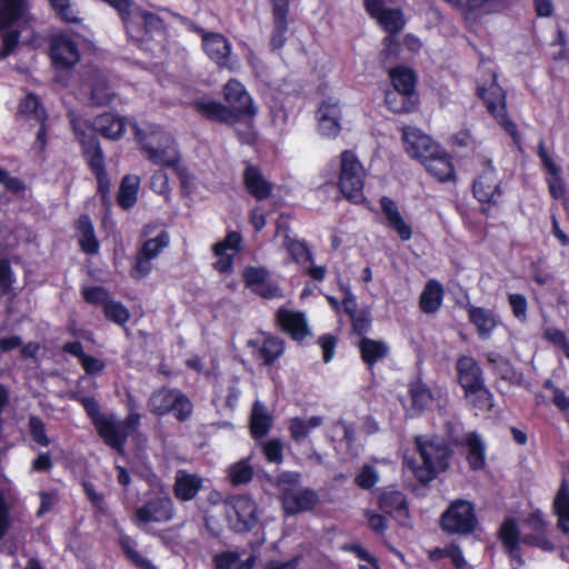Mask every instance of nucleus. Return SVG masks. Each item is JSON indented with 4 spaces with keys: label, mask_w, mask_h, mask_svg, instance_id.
Here are the masks:
<instances>
[{
    "label": "nucleus",
    "mask_w": 569,
    "mask_h": 569,
    "mask_svg": "<svg viewBox=\"0 0 569 569\" xmlns=\"http://www.w3.org/2000/svg\"><path fill=\"white\" fill-rule=\"evenodd\" d=\"M156 134L152 133L149 140L141 141V149L146 158L153 164L164 168H177L180 163L179 154L170 147L173 139L166 134L161 137L163 143L154 144Z\"/></svg>",
    "instance_id": "obj_17"
},
{
    "label": "nucleus",
    "mask_w": 569,
    "mask_h": 569,
    "mask_svg": "<svg viewBox=\"0 0 569 569\" xmlns=\"http://www.w3.org/2000/svg\"><path fill=\"white\" fill-rule=\"evenodd\" d=\"M122 23L128 37L140 47H149L154 42L160 49L164 48L168 29L163 19L157 13L134 3L129 16L122 19Z\"/></svg>",
    "instance_id": "obj_5"
},
{
    "label": "nucleus",
    "mask_w": 569,
    "mask_h": 569,
    "mask_svg": "<svg viewBox=\"0 0 569 569\" xmlns=\"http://www.w3.org/2000/svg\"><path fill=\"white\" fill-rule=\"evenodd\" d=\"M126 131V120L112 112H103L94 118L92 128L87 130L73 127L81 154L97 181V193L103 204L109 203L111 180L107 171L106 156L96 132L110 140H119Z\"/></svg>",
    "instance_id": "obj_1"
},
{
    "label": "nucleus",
    "mask_w": 569,
    "mask_h": 569,
    "mask_svg": "<svg viewBox=\"0 0 569 569\" xmlns=\"http://www.w3.org/2000/svg\"><path fill=\"white\" fill-rule=\"evenodd\" d=\"M118 546L126 559L138 569H158L152 561L137 550V541L129 535H120Z\"/></svg>",
    "instance_id": "obj_39"
},
{
    "label": "nucleus",
    "mask_w": 569,
    "mask_h": 569,
    "mask_svg": "<svg viewBox=\"0 0 569 569\" xmlns=\"http://www.w3.org/2000/svg\"><path fill=\"white\" fill-rule=\"evenodd\" d=\"M382 50L380 59L382 64L396 63L401 60L402 43L398 39V34L386 36L382 40Z\"/></svg>",
    "instance_id": "obj_51"
},
{
    "label": "nucleus",
    "mask_w": 569,
    "mask_h": 569,
    "mask_svg": "<svg viewBox=\"0 0 569 569\" xmlns=\"http://www.w3.org/2000/svg\"><path fill=\"white\" fill-rule=\"evenodd\" d=\"M51 10L54 12L56 17L69 24H78L81 22V19L77 16L76 11L71 6L70 0H48Z\"/></svg>",
    "instance_id": "obj_53"
},
{
    "label": "nucleus",
    "mask_w": 569,
    "mask_h": 569,
    "mask_svg": "<svg viewBox=\"0 0 569 569\" xmlns=\"http://www.w3.org/2000/svg\"><path fill=\"white\" fill-rule=\"evenodd\" d=\"M319 495L311 488H303L293 491L281 505L286 515H297L311 511L319 503Z\"/></svg>",
    "instance_id": "obj_27"
},
{
    "label": "nucleus",
    "mask_w": 569,
    "mask_h": 569,
    "mask_svg": "<svg viewBox=\"0 0 569 569\" xmlns=\"http://www.w3.org/2000/svg\"><path fill=\"white\" fill-rule=\"evenodd\" d=\"M379 203L387 228L395 231L401 241L410 240L412 228L402 217L398 203L388 196L380 197Z\"/></svg>",
    "instance_id": "obj_18"
},
{
    "label": "nucleus",
    "mask_w": 569,
    "mask_h": 569,
    "mask_svg": "<svg viewBox=\"0 0 569 569\" xmlns=\"http://www.w3.org/2000/svg\"><path fill=\"white\" fill-rule=\"evenodd\" d=\"M202 48L206 54L219 67H226L229 63L231 46L228 39L218 32L203 34Z\"/></svg>",
    "instance_id": "obj_28"
},
{
    "label": "nucleus",
    "mask_w": 569,
    "mask_h": 569,
    "mask_svg": "<svg viewBox=\"0 0 569 569\" xmlns=\"http://www.w3.org/2000/svg\"><path fill=\"white\" fill-rule=\"evenodd\" d=\"M409 396L411 405L407 409L410 417L419 416L423 412L427 406V385L421 379L411 381L409 385Z\"/></svg>",
    "instance_id": "obj_46"
},
{
    "label": "nucleus",
    "mask_w": 569,
    "mask_h": 569,
    "mask_svg": "<svg viewBox=\"0 0 569 569\" xmlns=\"http://www.w3.org/2000/svg\"><path fill=\"white\" fill-rule=\"evenodd\" d=\"M234 517L231 527L236 532L244 533L258 527V506L249 495H237L230 500Z\"/></svg>",
    "instance_id": "obj_11"
},
{
    "label": "nucleus",
    "mask_w": 569,
    "mask_h": 569,
    "mask_svg": "<svg viewBox=\"0 0 569 569\" xmlns=\"http://www.w3.org/2000/svg\"><path fill=\"white\" fill-rule=\"evenodd\" d=\"M429 173L440 182L451 180L455 177L453 166L448 154L438 144L430 142Z\"/></svg>",
    "instance_id": "obj_30"
},
{
    "label": "nucleus",
    "mask_w": 569,
    "mask_h": 569,
    "mask_svg": "<svg viewBox=\"0 0 569 569\" xmlns=\"http://www.w3.org/2000/svg\"><path fill=\"white\" fill-rule=\"evenodd\" d=\"M152 271V260L144 256L137 253L134 263L132 264L129 273L132 279L140 280L147 277Z\"/></svg>",
    "instance_id": "obj_64"
},
{
    "label": "nucleus",
    "mask_w": 569,
    "mask_h": 569,
    "mask_svg": "<svg viewBox=\"0 0 569 569\" xmlns=\"http://www.w3.org/2000/svg\"><path fill=\"white\" fill-rule=\"evenodd\" d=\"M379 480L376 469L370 465H365L355 478V483L363 490H370Z\"/></svg>",
    "instance_id": "obj_62"
},
{
    "label": "nucleus",
    "mask_w": 569,
    "mask_h": 569,
    "mask_svg": "<svg viewBox=\"0 0 569 569\" xmlns=\"http://www.w3.org/2000/svg\"><path fill=\"white\" fill-rule=\"evenodd\" d=\"M62 351L76 357L88 376H97L106 368L103 360L83 351V346L79 340L66 342L62 346Z\"/></svg>",
    "instance_id": "obj_32"
},
{
    "label": "nucleus",
    "mask_w": 569,
    "mask_h": 569,
    "mask_svg": "<svg viewBox=\"0 0 569 569\" xmlns=\"http://www.w3.org/2000/svg\"><path fill=\"white\" fill-rule=\"evenodd\" d=\"M458 381L463 390L483 383L482 372L477 361L469 356H461L457 361Z\"/></svg>",
    "instance_id": "obj_34"
},
{
    "label": "nucleus",
    "mask_w": 569,
    "mask_h": 569,
    "mask_svg": "<svg viewBox=\"0 0 569 569\" xmlns=\"http://www.w3.org/2000/svg\"><path fill=\"white\" fill-rule=\"evenodd\" d=\"M242 236L238 231H229L222 241L213 244V254H221L223 251L233 250L234 253L241 250Z\"/></svg>",
    "instance_id": "obj_59"
},
{
    "label": "nucleus",
    "mask_w": 569,
    "mask_h": 569,
    "mask_svg": "<svg viewBox=\"0 0 569 569\" xmlns=\"http://www.w3.org/2000/svg\"><path fill=\"white\" fill-rule=\"evenodd\" d=\"M391 88L385 92V104L393 113H410L419 106L418 77L413 69L398 64L388 69Z\"/></svg>",
    "instance_id": "obj_4"
},
{
    "label": "nucleus",
    "mask_w": 569,
    "mask_h": 569,
    "mask_svg": "<svg viewBox=\"0 0 569 569\" xmlns=\"http://www.w3.org/2000/svg\"><path fill=\"white\" fill-rule=\"evenodd\" d=\"M227 104L219 101H197L196 110L207 120L234 126L246 119L253 120L258 108L246 87L237 79H230L222 89Z\"/></svg>",
    "instance_id": "obj_2"
},
{
    "label": "nucleus",
    "mask_w": 569,
    "mask_h": 569,
    "mask_svg": "<svg viewBox=\"0 0 569 569\" xmlns=\"http://www.w3.org/2000/svg\"><path fill=\"white\" fill-rule=\"evenodd\" d=\"M272 427L271 416L264 411V409L256 402L251 419H250V432L253 439H261L266 437Z\"/></svg>",
    "instance_id": "obj_45"
},
{
    "label": "nucleus",
    "mask_w": 569,
    "mask_h": 569,
    "mask_svg": "<svg viewBox=\"0 0 569 569\" xmlns=\"http://www.w3.org/2000/svg\"><path fill=\"white\" fill-rule=\"evenodd\" d=\"M352 333L360 338L367 337L372 326V317L369 309H360V311L350 317Z\"/></svg>",
    "instance_id": "obj_55"
},
{
    "label": "nucleus",
    "mask_w": 569,
    "mask_h": 569,
    "mask_svg": "<svg viewBox=\"0 0 569 569\" xmlns=\"http://www.w3.org/2000/svg\"><path fill=\"white\" fill-rule=\"evenodd\" d=\"M30 10L29 0H0V29H7Z\"/></svg>",
    "instance_id": "obj_37"
},
{
    "label": "nucleus",
    "mask_w": 569,
    "mask_h": 569,
    "mask_svg": "<svg viewBox=\"0 0 569 569\" xmlns=\"http://www.w3.org/2000/svg\"><path fill=\"white\" fill-rule=\"evenodd\" d=\"M49 57L56 70H71L80 61L81 53L78 43L60 32L50 38Z\"/></svg>",
    "instance_id": "obj_10"
},
{
    "label": "nucleus",
    "mask_w": 569,
    "mask_h": 569,
    "mask_svg": "<svg viewBox=\"0 0 569 569\" xmlns=\"http://www.w3.org/2000/svg\"><path fill=\"white\" fill-rule=\"evenodd\" d=\"M553 510L558 517V527L569 533V483L562 480L553 499Z\"/></svg>",
    "instance_id": "obj_40"
},
{
    "label": "nucleus",
    "mask_w": 569,
    "mask_h": 569,
    "mask_svg": "<svg viewBox=\"0 0 569 569\" xmlns=\"http://www.w3.org/2000/svg\"><path fill=\"white\" fill-rule=\"evenodd\" d=\"M170 242L167 231H161L157 237L146 240L138 253L149 259H154Z\"/></svg>",
    "instance_id": "obj_52"
},
{
    "label": "nucleus",
    "mask_w": 569,
    "mask_h": 569,
    "mask_svg": "<svg viewBox=\"0 0 569 569\" xmlns=\"http://www.w3.org/2000/svg\"><path fill=\"white\" fill-rule=\"evenodd\" d=\"M103 315L108 321H111L128 331L126 325L130 320L131 315L129 309L121 301H116L111 298L103 307Z\"/></svg>",
    "instance_id": "obj_50"
},
{
    "label": "nucleus",
    "mask_w": 569,
    "mask_h": 569,
    "mask_svg": "<svg viewBox=\"0 0 569 569\" xmlns=\"http://www.w3.org/2000/svg\"><path fill=\"white\" fill-rule=\"evenodd\" d=\"M456 439L450 438L447 441L436 439L430 443L431 451L429 450V480L431 473L442 472L448 468L449 458L452 452V446L456 445Z\"/></svg>",
    "instance_id": "obj_33"
},
{
    "label": "nucleus",
    "mask_w": 569,
    "mask_h": 569,
    "mask_svg": "<svg viewBox=\"0 0 569 569\" xmlns=\"http://www.w3.org/2000/svg\"><path fill=\"white\" fill-rule=\"evenodd\" d=\"M538 152L545 168L551 176L550 179L548 180L549 191L551 196L556 199H566L567 189L565 181L560 177V167L552 160V158L550 157V154L542 144L539 147Z\"/></svg>",
    "instance_id": "obj_36"
},
{
    "label": "nucleus",
    "mask_w": 569,
    "mask_h": 569,
    "mask_svg": "<svg viewBox=\"0 0 569 569\" xmlns=\"http://www.w3.org/2000/svg\"><path fill=\"white\" fill-rule=\"evenodd\" d=\"M262 452L268 462L281 463L283 460V443L280 439H270L263 443Z\"/></svg>",
    "instance_id": "obj_63"
},
{
    "label": "nucleus",
    "mask_w": 569,
    "mask_h": 569,
    "mask_svg": "<svg viewBox=\"0 0 569 569\" xmlns=\"http://www.w3.org/2000/svg\"><path fill=\"white\" fill-rule=\"evenodd\" d=\"M203 487V479L197 473L178 470L172 487L177 500L188 502L193 500Z\"/></svg>",
    "instance_id": "obj_26"
},
{
    "label": "nucleus",
    "mask_w": 569,
    "mask_h": 569,
    "mask_svg": "<svg viewBox=\"0 0 569 569\" xmlns=\"http://www.w3.org/2000/svg\"><path fill=\"white\" fill-rule=\"evenodd\" d=\"M272 3L273 28L269 41L272 51L280 50L286 41L288 31L289 0H270Z\"/></svg>",
    "instance_id": "obj_22"
},
{
    "label": "nucleus",
    "mask_w": 569,
    "mask_h": 569,
    "mask_svg": "<svg viewBox=\"0 0 569 569\" xmlns=\"http://www.w3.org/2000/svg\"><path fill=\"white\" fill-rule=\"evenodd\" d=\"M149 411L157 417L172 413L179 422L187 421L193 412V403L179 389L161 387L152 391L148 399Z\"/></svg>",
    "instance_id": "obj_8"
},
{
    "label": "nucleus",
    "mask_w": 569,
    "mask_h": 569,
    "mask_svg": "<svg viewBox=\"0 0 569 569\" xmlns=\"http://www.w3.org/2000/svg\"><path fill=\"white\" fill-rule=\"evenodd\" d=\"M242 182L247 192L258 201L268 199L273 184L267 180L258 166L248 164L242 173Z\"/></svg>",
    "instance_id": "obj_23"
},
{
    "label": "nucleus",
    "mask_w": 569,
    "mask_h": 569,
    "mask_svg": "<svg viewBox=\"0 0 569 569\" xmlns=\"http://www.w3.org/2000/svg\"><path fill=\"white\" fill-rule=\"evenodd\" d=\"M479 94L486 101L489 111L510 133H515V126L508 120L506 113L505 93L495 82L488 89L479 88Z\"/></svg>",
    "instance_id": "obj_21"
},
{
    "label": "nucleus",
    "mask_w": 569,
    "mask_h": 569,
    "mask_svg": "<svg viewBox=\"0 0 569 569\" xmlns=\"http://www.w3.org/2000/svg\"><path fill=\"white\" fill-rule=\"evenodd\" d=\"M114 98L110 86L106 81H97L91 89V100L96 106H109Z\"/></svg>",
    "instance_id": "obj_60"
},
{
    "label": "nucleus",
    "mask_w": 569,
    "mask_h": 569,
    "mask_svg": "<svg viewBox=\"0 0 569 569\" xmlns=\"http://www.w3.org/2000/svg\"><path fill=\"white\" fill-rule=\"evenodd\" d=\"M463 391L468 405L476 411L477 415L481 412H488L492 409L493 397L485 383L478 385L477 387H472Z\"/></svg>",
    "instance_id": "obj_41"
},
{
    "label": "nucleus",
    "mask_w": 569,
    "mask_h": 569,
    "mask_svg": "<svg viewBox=\"0 0 569 569\" xmlns=\"http://www.w3.org/2000/svg\"><path fill=\"white\" fill-rule=\"evenodd\" d=\"M402 465L423 487L427 486V437L416 436L413 445L402 452Z\"/></svg>",
    "instance_id": "obj_12"
},
{
    "label": "nucleus",
    "mask_w": 569,
    "mask_h": 569,
    "mask_svg": "<svg viewBox=\"0 0 569 569\" xmlns=\"http://www.w3.org/2000/svg\"><path fill=\"white\" fill-rule=\"evenodd\" d=\"M274 322L279 330L297 343L301 345L310 336L306 316L301 311H293L280 307L274 315Z\"/></svg>",
    "instance_id": "obj_16"
},
{
    "label": "nucleus",
    "mask_w": 569,
    "mask_h": 569,
    "mask_svg": "<svg viewBox=\"0 0 569 569\" xmlns=\"http://www.w3.org/2000/svg\"><path fill=\"white\" fill-rule=\"evenodd\" d=\"M378 507L387 516H390L401 526L409 520V508L406 496L398 490H383L378 497Z\"/></svg>",
    "instance_id": "obj_19"
},
{
    "label": "nucleus",
    "mask_w": 569,
    "mask_h": 569,
    "mask_svg": "<svg viewBox=\"0 0 569 569\" xmlns=\"http://www.w3.org/2000/svg\"><path fill=\"white\" fill-rule=\"evenodd\" d=\"M248 347L256 349L254 358L266 367H271L284 353L286 342L278 336L263 332L261 343L254 340L248 341Z\"/></svg>",
    "instance_id": "obj_20"
},
{
    "label": "nucleus",
    "mask_w": 569,
    "mask_h": 569,
    "mask_svg": "<svg viewBox=\"0 0 569 569\" xmlns=\"http://www.w3.org/2000/svg\"><path fill=\"white\" fill-rule=\"evenodd\" d=\"M402 141L408 156L418 160L422 166H427V134L420 129L405 126L402 128Z\"/></svg>",
    "instance_id": "obj_29"
},
{
    "label": "nucleus",
    "mask_w": 569,
    "mask_h": 569,
    "mask_svg": "<svg viewBox=\"0 0 569 569\" xmlns=\"http://www.w3.org/2000/svg\"><path fill=\"white\" fill-rule=\"evenodd\" d=\"M81 293L86 302L101 306L102 308L111 299L109 291L102 286L84 287Z\"/></svg>",
    "instance_id": "obj_58"
},
{
    "label": "nucleus",
    "mask_w": 569,
    "mask_h": 569,
    "mask_svg": "<svg viewBox=\"0 0 569 569\" xmlns=\"http://www.w3.org/2000/svg\"><path fill=\"white\" fill-rule=\"evenodd\" d=\"M73 399L83 407L104 445L119 455H124L128 438L140 427L141 415L130 412L123 420H118L113 415L101 413L100 405L94 397L74 396Z\"/></svg>",
    "instance_id": "obj_3"
},
{
    "label": "nucleus",
    "mask_w": 569,
    "mask_h": 569,
    "mask_svg": "<svg viewBox=\"0 0 569 569\" xmlns=\"http://www.w3.org/2000/svg\"><path fill=\"white\" fill-rule=\"evenodd\" d=\"M467 310L469 321L476 327L478 335L485 339L489 338L498 326L496 315L489 309L471 305Z\"/></svg>",
    "instance_id": "obj_35"
},
{
    "label": "nucleus",
    "mask_w": 569,
    "mask_h": 569,
    "mask_svg": "<svg viewBox=\"0 0 569 569\" xmlns=\"http://www.w3.org/2000/svg\"><path fill=\"white\" fill-rule=\"evenodd\" d=\"M301 475L297 471H283L277 477V488L280 491L281 502L288 498L293 491L298 490L297 487L300 482Z\"/></svg>",
    "instance_id": "obj_54"
},
{
    "label": "nucleus",
    "mask_w": 569,
    "mask_h": 569,
    "mask_svg": "<svg viewBox=\"0 0 569 569\" xmlns=\"http://www.w3.org/2000/svg\"><path fill=\"white\" fill-rule=\"evenodd\" d=\"M253 475V468L247 459L232 463L228 469V479L233 487L249 483Z\"/></svg>",
    "instance_id": "obj_49"
},
{
    "label": "nucleus",
    "mask_w": 569,
    "mask_h": 569,
    "mask_svg": "<svg viewBox=\"0 0 569 569\" xmlns=\"http://www.w3.org/2000/svg\"><path fill=\"white\" fill-rule=\"evenodd\" d=\"M499 536L507 549L516 550L519 542V530L515 520L507 519L499 530Z\"/></svg>",
    "instance_id": "obj_57"
},
{
    "label": "nucleus",
    "mask_w": 569,
    "mask_h": 569,
    "mask_svg": "<svg viewBox=\"0 0 569 569\" xmlns=\"http://www.w3.org/2000/svg\"><path fill=\"white\" fill-rule=\"evenodd\" d=\"M270 273L264 267L248 266L242 271V281L246 288L262 299H274L281 297L279 286L269 281Z\"/></svg>",
    "instance_id": "obj_15"
},
{
    "label": "nucleus",
    "mask_w": 569,
    "mask_h": 569,
    "mask_svg": "<svg viewBox=\"0 0 569 569\" xmlns=\"http://www.w3.org/2000/svg\"><path fill=\"white\" fill-rule=\"evenodd\" d=\"M18 112L27 119H36L38 122L48 120V112L40 98L32 92L24 96L18 104Z\"/></svg>",
    "instance_id": "obj_43"
},
{
    "label": "nucleus",
    "mask_w": 569,
    "mask_h": 569,
    "mask_svg": "<svg viewBox=\"0 0 569 569\" xmlns=\"http://www.w3.org/2000/svg\"><path fill=\"white\" fill-rule=\"evenodd\" d=\"M316 118L322 137L335 139L340 134L342 111L338 99H323L316 111Z\"/></svg>",
    "instance_id": "obj_13"
},
{
    "label": "nucleus",
    "mask_w": 569,
    "mask_h": 569,
    "mask_svg": "<svg viewBox=\"0 0 569 569\" xmlns=\"http://www.w3.org/2000/svg\"><path fill=\"white\" fill-rule=\"evenodd\" d=\"M140 188V178L136 174H126L122 177L117 193V203L123 210L133 208L138 200Z\"/></svg>",
    "instance_id": "obj_38"
},
{
    "label": "nucleus",
    "mask_w": 569,
    "mask_h": 569,
    "mask_svg": "<svg viewBox=\"0 0 569 569\" xmlns=\"http://www.w3.org/2000/svg\"><path fill=\"white\" fill-rule=\"evenodd\" d=\"M473 192L480 202L497 203L501 197L500 179L491 167H488L475 182Z\"/></svg>",
    "instance_id": "obj_25"
},
{
    "label": "nucleus",
    "mask_w": 569,
    "mask_h": 569,
    "mask_svg": "<svg viewBox=\"0 0 569 569\" xmlns=\"http://www.w3.org/2000/svg\"><path fill=\"white\" fill-rule=\"evenodd\" d=\"M356 347L361 361L370 371L375 369L378 362L383 361L390 355V347L381 339L363 337L356 343Z\"/></svg>",
    "instance_id": "obj_24"
},
{
    "label": "nucleus",
    "mask_w": 569,
    "mask_h": 569,
    "mask_svg": "<svg viewBox=\"0 0 569 569\" xmlns=\"http://www.w3.org/2000/svg\"><path fill=\"white\" fill-rule=\"evenodd\" d=\"M270 273L264 267L248 266L242 271V281L246 288L262 299H274L281 297L279 286L269 281Z\"/></svg>",
    "instance_id": "obj_14"
},
{
    "label": "nucleus",
    "mask_w": 569,
    "mask_h": 569,
    "mask_svg": "<svg viewBox=\"0 0 569 569\" xmlns=\"http://www.w3.org/2000/svg\"><path fill=\"white\" fill-rule=\"evenodd\" d=\"M477 525L475 506L463 499L452 501L440 518V526L448 533L468 535Z\"/></svg>",
    "instance_id": "obj_9"
},
{
    "label": "nucleus",
    "mask_w": 569,
    "mask_h": 569,
    "mask_svg": "<svg viewBox=\"0 0 569 569\" xmlns=\"http://www.w3.org/2000/svg\"><path fill=\"white\" fill-rule=\"evenodd\" d=\"M338 341V337L333 333H325L318 338L317 342L321 349L325 363H329L335 358Z\"/></svg>",
    "instance_id": "obj_61"
},
{
    "label": "nucleus",
    "mask_w": 569,
    "mask_h": 569,
    "mask_svg": "<svg viewBox=\"0 0 569 569\" xmlns=\"http://www.w3.org/2000/svg\"><path fill=\"white\" fill-rule=\"evenodd\" d=\"M373 20L388 33L387 36L399 34L406 26V18L400 8H388L375 17Z\"/></svg>",
    "instance_id": "obj_42"
},
{
    "label": "nucleus",
    "mask_w": 569,
    "mask_h": 569,
    "mask_svg": "<svg viewBox=\"0 0 569 569\" xmlns=\"http://www.w3.org/2000/svg\"><path fill=\"white\" fill-rule=\"evenodd\" d=\"M74 228L79 234V247L86 254L94 256L100 250V241L98 240L92 220L89 214H81L74 223Z\"/></svg>",
    "instance_id": "obj_31"
},
{
    "label": "nucleus",
    "mask_w": 569,
    "mask_h": 569,
    "mask_svg": "<svg viewBox=\"0 0 569 569\" xmlns=\"http://www.w3.org/2000/svg\"><path fill=\"white\" fill-rule=\"evenodd\" d=\"M174 516V502L169 492L163 487H160L159 490L146 495V500L134 509L131 519L147 535L158 536L148 526L150 523L170 522Z\"/></svg>",
    "instance_id": "obj_7"
},
{
    "label": "nucleus",
    "mask_w": 569,
    "mask_h": 569,
    "mask_svg": "<svg viewBox=\"0 0 569 569\" xmlns=\"http://www.w3.org/2000/svg\"><path fill=\"white\" fill-rule=\"evenodd\" d=\"M282 244L295 262L306 263L313 260L312 252L305 240L293 239L290 234H284Z\"/></svg>",
    "instance_id": "obj_48"
},
{
    "label": "nucleus",
    "mask_w": 569,
    "mask_h": 569,
    "mask_svg": "<svg viewBox=\"0 0 569 569\" xmlns=\"http://www.w3.org/2000/svg\"><path fill=\"white\" fill-rule=\"evenodd\" d=\"M366 170L353 150H343L340 153V169L338 189L346 200L353 204H362L369 211H375L371 202L363 193Z\"/></svg>",
    "instance_id": "obj_6"
},
{
    "label": "nucleus",
    "mask_w": 569,
    "mask_h": 569,
    "mask_svg": "<svg viewBox=\"0 0 569 569\" xmlns=\"http://www.w3.org/2000/svg\"><path fill=\"white\" fill-rule=\"evenodd\" d=\"M322 421L320 416H312L307 420L299 417L292 418L289 423L292 440L297 443L303 441L313 429L322 425Z\"/></svg>",
    "instance_id": "obj_44"
},
{
    "label": "nucleus",
    "mask_w": 569,
    "mask_h": 569,
    "mask_svg": "<svg viewBox=\"0 0 569 569\" xmlns=\"http://www.w3.org/2000/svg\"><path fill=\"white\" fill-rule=\"evenodd\" d=\"M28 431L31 439L39 446L48 447L50 439L47 435L46 425L39 416H30L28 419Z\"/></svg>",
    "instance_id": "obj_56"
},
{
    "label": "nucleus",
    "mask_w": 569,
    "mask_h": 569,
    "mask_svg": "<svg viewBox=\"0 0 569 569\" xmlns=\"http://www.w3.org/2000/svg\"><path fill=\"white\" fill-rule=\"evenodd\" d=\"M466 446L468 448V461L473 469H480L485 466V443L480 436L470 432L466 437Z\"/></svg>",
    "instance_id": "obj_47"
}]
</instances>
